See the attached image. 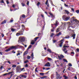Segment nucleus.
Returning <instances> with one entry per match:
<instances>
[{
	"label": "nucleus",
	"instance_id": "nucleus-29",
	"mask_svg": "<svg viewBox=\"0 0 79 79\" xmlns=\"http://www.w3.org/2000/svg\"><path fill=\"white\" fill-rule=\"evenodd\" d=\"M68 30L69 31H70V32H73L74 31V30H72L71 29L69 28H67Z\"/></svg>",
	"mask_w": 79,
	"mask_h": 79
},
{
	"label": "nucleus",
	"instance_id": "nucleus-9",
	"mask_svg": "<svg viewBox=\"0 0 79 79\" xmlns=\"http://www.w3.org/2000/svg\"><path fill=\"white\" fill-rule=\"evenodd\" d=\"M45 66L49 67L50 66V64L49 62H48L46 64H45L44 65Z\"/></svg>",
	"mask_w": 79,
	"mask_h": 79
},
{
	"label": "nucleus",
	"instance_id": "nucleus-55",
	"mask_svg": "<svg viewBox=\"0 0 79 79\" xmlns=\"http://www.w3.org/2000/svg\"><path fill=\"white\" fill-rule=\"evenodd\" d=\"M20 54H21L19 53H18L17 54L16 56H19Z\"/></svg>",
	"mask_w": 79,
	"mask_h": 79
},
{
	"label": "nucleus",
	"instance_id": "nucleus-51",
	"mask_svg": "<svg viewBox=\"0 0 79 79\" xmlns=\"http://www.w3.org/2000/svg\"><path fill=\"white\" fill-rule=\"evenodd\" d=\"M12 53H13L14 54H15L16 53L15 52H14V50L12 51Z\"/></svg>",
	"mask_w": 79,
	"mask_h": 79
},
{
	"label": "nucleus",
	"instance_id": "nucleus-44",
	"mask_svg": "<svg viewBox=\"0 0 79 79\" xmlns=\"http://www.w3.org/2000/svg\"><path fill=\"white\" fill-rule=\"evenodd\" d=\"M69 66L70 67H72V64H71V63H69Z\"/></svg>",
	"mask_w": 79,
	"mask_h": 79
},
{
	"label": "nucleus",
	"instance_id": "nucleus-27",
	"mask_svg": "<svg viewBox=\"0 0 79 79\" xmlns=\"http://www.w3.org/2000/svg\"><path fill=\"white\" fill-rule=\"evenodd\" d=\"M59 29H60L59 28H57V29H56V33H58V32H59L60 31Z\"/></svg>",
	"mask_w": 79,
	"mask_h": 79
},
{
	"label": "nucleus",
	"instance_id": "nucleus-50",
	"mask_svg": "<svg viewBox=\"0 0 79 79\" xmlns=\"http://www.w3.org/2000/svg\"><path fill=\"white\" fill-rule=\"evenodd\" d=\"M40 4V2H38L37 4V5L38 6H39V5Z\"/></svg>",
	"mask_w": 79,
	"mask_h": 79
},
{
	"label": "nucleus",
	"instance_id": "nucleus-13",
	"mask_svg": "<svg viewBox=\"0 0 79 79\" xmlns=\"http://www.w3.org/2000/svg\"><path fill=\"white\" fill-rule=\"evenodd\" d=\"M28 53V50H27V49L26 50V51L25 52H24V56L26 54H27Z\"/></svg>",
	"mask_w": 79,
	"mask_h": 79
},
{
	"label": "nucleus",
	"instance_id": "nucleus-11",
	"mask_svg": "<svg viewBox=\"0 0 79 79\" xmlns=\"http://www.w3.org/2000/svg\"><path fill=\"white\" fill-rule=\"evenodd\" d=\"M72 21L73 22H75L76 23H79V21H78L77 19H73Z\"/></svg>",
	"mask_w": 79,
	"mask_h": 79
},
{
	"label": "nucleus",
	"instance_id": "nucleus-23",
	"mask_svg": "<svg viewBox=\"0 0 79 79\" xmlns=\"http://www.w3.org/2000/svg\"><path fill=\"white\" fill-rule=\"evenodd\" d=\"M19 33H20V34H21V35H22L23 34V31H19Z\"/></svg>",
	"mask_w": 79,
	"mask_h": 79
},
{
	"label": "nucleus",
	"instance_id": "nucleus-49",
	"mask_svg": "<svg viewBox=\"0 0 79 79\" xmlns=\"http://www.w3.org/2000/svg\"><path fill=\"white\" fill-rule=\"evenodd\" d=\"M22 6L23 7H24L25 6V4L24 3H22Z\"/></svg>",
	"mask_w": 79,
	"mask_h": 79
},
{
	"label": "nucleus",
	"instance_id": "nucleus-8",
	"mask_svg": "<svg viewBox=\"0 0 79 79\" xmlns=\"http://www.w3.org/2000/svg\"><path fill=\"white\" fill-rule=\"evenodd\" d=\"M21 68H20V66H17L16 68V71L17 72H19Z\"/></svg>",
	"mask_w": 79,
	"mask_h": 79
},
{
	"label": "nucleus",
	"instance_id": "nucleus-28",
	"mask_svg": "<svg viewBox=\"0 0 79 79\" xmlns=\"http://www.w3.org/2000/svg\"><path fill=\"white\" fill-rule=\"evenodd\" d=\"M63 42H61L60 43V44L59 45V46L60 47H62V45L63 44Z\"/></svg>",
	"mask_w": 79,
	"mask_h": 79
},
{
	"label": "nucleus",
	"instance_id": "nucleus-54",
	"mask_svg": "<svg viewBox=\"0 0 79 79\" xmlns=\"http://www.w3.org/2000/svg\"><path fill=\"white\" fill-rule=\"evenodd\" d=\"M29 1H27V5L29 6Z\"/></svg>",
	"mask_w": 79,
	"mask_h": 79
},
{
	"label": "nucleus",
	"instance_id": "nucleus-40",
	"mask_svg": "<svg viewBox=\"0 0 79 79\" xmlns=\"http://www.w3.org/2000/svg\"><path fill=\"white\" fill-rule=\"evenodd\" d=\"M25 69V68H23L20 69V70L21 71H23Z\"/></svg>",
	"mask_w": 79,
	"mask_h": 79
},
{
	"label": "nucleus",
	"instance_id": "nucleus-46",
	"mask_svg": "<svg viewBox=\"0 0 79 79\" xmlns=\"http://www.w3.org/2000/svg\"><path fill=\"white\" fill-rule=\"evenodd\" d=\"M12 20H11L10 21V23H12L13 22V21H14V20H13V18H12Z\"/></svg>",
	"mask_w": 79,
	"mask_h": 79
},
{
	"label": "nucleus",
	"instance_id": "nucleus-16",
	"mask_svg": "<svg viewBox=\"0 0 79 79\" xmlns=\"http://www.w3.org/2000/svg\"><path fill=\"white\" fill-rule=\"evenodd\" d=\"M6 23V20H4V21H3V22H2L1 23V24H3L4 23Z\"/></svg>",
	"mask_w": 79,
	"mask_h": 79
},
{
	"label": "nucleus",
	"instance_id": "nucleus-36",
	"mask_svg": "<svg viewBox=\"0 0 79 79\" xmlns=\"http://www.w3.org/2000/svg\"><path fill=\"white\" fill-rule=\"evenodd\" d=\"M60 56L62 58H64V56L63 55H60Z\"/></svg>",
	"mask_w": 79,
	"mask_h": 79
},
{
	"label": "nucleus",
	"instance_id": "nucleus-47",
	"mask_svg": "<svg viewBox=\"0 0 79 79\" xmlns=\"http://www.w3.org/2000/svg\"><path fill=\"white\" fill-rule=\"evenodd\" d=\"M6 3H7V4H9V2L8 1V0L6 1Z\"/></svg>",
	"mask_w": 79,
	"mask_h": 79
},
{
	"label": "nucleus",
	"instance_id": "nucleus-4",
	"mask_svg": "<svg viewBox=\"0 0 79 79\" xmlns=\"http://www.w3.org/2000/svg\"><path fill=\"white\" fill-rule=\"evenodd\" d=\"M56 79H60L62 78V76H60V74H59L58 72H56Z\"/></svg>",
	"mask_w": 79,
	"mask_h": 79
},
{
	"label": "nucleus",
	"instance_id": "nucleus-53",
	"mask_svg": "<svg viewBox=\"0 0 79 79\" xmlns=\"http://www.w3.org/2000/svg\"><path fill=\"white\" fill-rule=\"evenodd\" d=\"M8 74V73H6V74H3V76H5L6 75H7Z\"/></svg>",
	"mask_w": 79,
	"mask_h": 79
},
{
	"label": "nucleus",
	"instance_id": "nucleus-21",
	"mask_svg": "<svg viewBox=\"0 0 79 79\" xmlns=\"http://www.w3.org/2000/svg\"><path fill=\"white\" fill-rule=\"evenodd\" d=\"M39 38V37H35V38H34V41H33L34 42H35L36 41H37V39H38Z\"/></svg>",
	"mask_w": 79,
	"mask_h": 79
},
{
	"label": "nucleus",
	"instance_id": "nucleus-61",
	"mask_svg": "<svg viewBox=\"0 0 79 79\" xmlns=\"http://www.w3.org/2000/svg\"><path fill=\"white\" fill-rule=\"evenodd\" d=\"M54 30L53 29H51V32H54Z\"/></svg>",
	"mask_w": 79,
	"mask_h": 79
},
{
	"label": "nucleus",
	"instance_id": "nucleus-43",
	"mask_svg": "<svg viewBox=\"0 0 79 79\" xmlns=\"http://www.w3.org/2000/svg\"><path fill=\"white\" fill-rule=\"evenodd\" d=\"M77 52H79V48H77L76 49Z\"/></svg>",
	"mask_w": 79,
	"mask_h": 79
},
{
	"label": "nucleus",
	"instance_id": "nucleus-63",
	"mask_svg": "<svg viewBox=\"0 0 79 79\" xmlns=\"http://www.w3.org/2000/svg\"><path fill=\"white\" fill-rule=\"evenodd\" d=\"M3 68V66H1V67H0V69H2V68Z\"/></svg>",
	"mask_w": 79,
	"mask_h": 79
},
{
	"label": "nucleus",
	"instance_id": "nucleus-64",
	"mask_svg": "<svg viewBox=\"0 0 79 79\" xmlns=\"http://www.w3.org/2000/svg\"><path fill=\"white\" fill-rule=\"evenodd\" d=\"M50 69V68H46V70H48Z\"/></svg>",
	"mask_w": 79,
	"mask_h": 79
},
{
	"label": "nucleus",
	"instance_id": "nucleus-32",
	"mask_svg": "<svg viewBox=\"0 0 79 79\" xmlns=\"http://www.w3.org/2000/svg\"><path fill=\"white\" fill-rule=\"evenodd\" d=\"M63 61L64 62H66L67 63L68 62V61H67L66 60L64 59H63Z\"/></svg>",
	"mask_w": 79,
	"mask_h": 79
},
{
	"label": "nucleus",
	"instance_id": "nucleus-62",
	"mask_svg": "<svg viewBox=\"0 0 79 79\" xmlns=\"http://www.w3.org/2000/svg\"><path fill=\"white\" fill-rule=\"evenodd\" d=\"M70 67H69L68 68V69H67V70H69V71H71V69H70Z\"/></svg>",
	"mask_w": 79,
	"mask_h": 79
},
{
	"label": "nucleus",
	"instance_id": "nucleus-34",
	"mask_svg": "<svg viewBox=\"0 0 79 79\" xmlns=\"http://www.w3.org/2000/svg\"><path fill=\"white\" fill-rule=\"evenodd\" d=\"M12 67L13 68H15L16 67V65H12Z\"/></svg>",
	"mask_w": 79,
	"mask_h": 79
},
{
	"label": "nucleus",
	"instance_id": "nucleus-52",
	"mask_svg": "<svg viewBox=\"0 0 79 79\" xmlns=\"http://www.w3.org/2000/svg\"><path fill=\"white\" fill-rule=\"evenodd\" d=\"M13 73V72H9V73H8V75H9V74H12Z\"/></svg>",
	"mask_w": 79,
	"mask_h": 79
},
{
	"label": "nucleus",
	"instance_id": "nucleus-24",
	"mask_svg": "<svg viewBox=\"0 0 79 79\" xmlns=\"http://www.w3.org/2000/svg\"><path fill=\"white\" fill-rule=\"evenodd\" d=\"M64 11L65 12V13H66V14H67L68 15L70 13L67 10H64Z\"/></svg>",
	"mask_w": 79,
	"mask_h": 79
},
{
	"label": "nucleus",
	"instance_id": "nucleus-5",
	"mask_svg": "<svg viewBox=\"0 0 79 79\" xmlns=\"http://www.w3.org/2000/svg\"><path fill=\"white\" fill-rule=\"evenodd\" d=\"M65 17V15H64L63 16V19L64 21H67L70 19V17L69 16V17Z\"/></svg>",
	"mask_w": 79,
	"mask_h": 79
},
{
	"label": "nucleus",
	"instance_id": "nucleus-35",
	"mask_svg": "<svg viewBox=\"0 0 79 79\" xmlns=\"http://www.w3.org/2000/svg\"><path fill=\"white\" fill-rule=\"evenodd\" d=\"M40 75H41L42 76H43L44 75V73H40Z\"/></svg>",
	"mask_w": 79,
	"mask_h": 79
},
{
	"label": "nucleus",
	"instance_id": "nucleus-58",
	"mask_svg": "<svg viewBox=\"0 0 79 79\" xmlns=\"http://www.w3.org/2000/svg\"><path fill=\"white\" fill-rule=\"evenodd\" d=\"M37 68H35V72H38V71L37 70Z\"/></svg>",
	"mask_w": 79,
	"mask_h": 79
},
{
	"label": "nucleus",
	"instance_id": "nucleus-12",
	"mask_svg": "<svg viewBox=\"0 0 79 79\" xmlns=\"http://www.w3.org/2000/svg\"><path fill=\"white\" fill-rule=\"evenodd\" d=\"M48 52H49L50 53H52V52L51 50L49 48H48L47 50Z\"/></svg>",
	"mask_w": 79,
	"mask_h": 79
},
{
	"label": "nucleus",
	"instance_id": "nucleus-31",
	"mask_svg": "<svg viewBox=\"0 0 79 79\" xmlns=\"http://www.w3.org/2000/svg\"><path fill=\"white\" fill-rule=\"evenodd\" d=\"M0 2L1 3H4V0H2L0 1Z\"/></svg>",
	"mask_w": 79,
	"mask_h": 79
},
{
	"label": "nucleus",
	"instance_id": "nucleus-56",
	"mask_svg": "<svg viewBox=\"0 0 79 79\" xmlns=\"http://www.w3.org/2000/svg\"><path fill=\"white\" fill-rule=\"evenodd\" d=\"M22 27L23 28H25V25H22Z\"/></svg>",
	"mask_w": 79,
	"mask_h": 79
},
{
	"label": "nucleus",
	"instance_id": "nucleus-45",
	"mask_svg": "<svg viewBox=\"0 0 79 79\" xmlns=\"http://www.w3.org/2000/svg\"><path fill=\"white\" fill-rule=\"evenodd\" d=\"M54 35V34L53 33H52L50 37H52Z\"/></svg>",
	"mask_w": 79,
	"mask_h": 79
},
{
	"label": "nucleus",
	"instance_id": "nucleus-42",
	"mask_svg": "<svg viewBox=\"0 0 79 79\" xmlns=\"http://www.w3.org/2000/svg\"><path fill=\"white\" fill-rule=\"evenodd\" d=\"M58 58L59 59H61V58L62 57L60 56H58Z\"/></svg>",
	"mask_w": 79,
	"mask_h": 79
},
{
	"label": "nucleus",
	"instance_id": "nucleus-14",
	"mask_svg": "<svg viewBox=\"0 0 79 79\" xmlns=\"http://www.w3.org/2000/svg\"><path fill=\"white\" fill-rule=\"evenodd\" d=\"M16 29H14V28H11V31H12V32H15L16 31Z\"/></svg>",
	"mask_w": 79,
	"mask_h": 79
},
{
	"label": "nucleus",
	"instance_id": "nucleus-30",
	"mask_svg": "<svg viewBox=\"0 0 79 79\" xmlns=\"http://www.w3.org/2000/svg\"><path fill=\"white\" fill-rule=\"evenodd\" d=\"M20 35H21V34L19 33H17L16 34V36H19Z\"/></svg>",
	"mask_w": 79,
	"mask_h": 79
},
{
	"label": "nucleus",
	"instance_id": "nucleus-6",
	"mask_svg": "<svg viewBox=\"0 0 79 79\" xmlns=\"http://www.w3.org/2000/svg\"><path fill=\"white\" fill-rule=\"evenodd\" d=\"M58 24H59V22L57 21L56 20V23L54 24H52V27H53V26L55 25L56 27L58 26Z\"/></svg>",
	"mask_w": 79,
	"mask_h": 79
},
{
	"label": "nucleus",
	"instance_id": "nucleus-17",
	"mask_svg": "<svg viewBox=\"0 0 79 79\" xmlns=\"http://www.w3.org/2000/svg\"><path fill=\"white\" fill-rule=\"evenodd\" d=\"M72 37H73V39H74L76 37V34H73L72 35Z\"/></svg>",
	"mask_w": 79,
	"mask_h": 79
},
{
	"label": "nucleus",
	"instance_id": "nucleus-41",
	"mask_svg": "<svg viewBox=\"0 0 79 79\" xmlns=\"http://www.w3.org/2000/svg\"><path fill=\"white\" fill-rule=\"evenodd\" d=\"M48 0H47L46 2H45V4H46V5H47L48 3Z\"/></svg>",
	"mask_w": 79,
	"mask_h": 79
},
{
	"label": "nucleus",
	"instance_id": "nucleus-33",
	"mask_svg": "<svg viewBox=\"0 0 79 79\" xmlns=\"http://www.w3.org/2000/svg\"><path fill=\"white\" fill-rule=\"evenodd\" d=\"M27 59L29 60V59H30L31 56H27Z\"/></svg>",
	"mask_w": 79,
	"mask_h": 79
},
{
	"label": "nucleus",
	"instance_id": "nucleus-39",
	"mask_svg": "<svg viewBox=\"0 0 79 79\" xmlns=\"http://www.w3.org/2000/svg\"><path fill=\"white\" fill-rule=\"evenodd\" d=\"M35 44V42L34 41H32L31 42V44L32 45H34Z\"/></svg>",
	"mask_w": 79,
	"mask_h": 79
},
{
	"label": "nucleus",
	"instance_id": "nucleus-18",
	"mask_svg": "<svg viewBox=\"0 0 79 79\" xmlns=\"http://www.w3.org/2000/svg\"><path fill=\"white\" fill-rule=\"evenodd\" d=\"M31 58L32 60L34 59V53H32V54L31 55Z\"/></svg>",
	"mask_w": 79,
	"mask_h": 79
},
{
	"label": "nucleus",
	"instance_id": "nucleus-26",
	"mask_svg": "<svg viewBox=\"0 0 79 79\" xmlns=\"http://www.w3.org/2000/svg\"><path fill=\"white\" fill-rule=\"evenodd\" d=\"M47 77V76H44L43 77H40V78H41V79H43L44 78H46Z\"/></svg>",
	"mask_w": 79,
	"mask_h": 79
},
{
	"label": "nucleus",
	"instance_id": "nucleus-60",
	"mask_svg": "<svg viewBox=\"0 0 79 79\" xmlns=\"http://www.w3.org/2000/svg\"><path fill=\"white\" fill-rule=\"evenodd\" d=\"M76 12L77 13H79V10H76Z\"/></svg>",
	"mask_w": 79,
	"mask_h": 79
},
{
	"label": "nucleus",
	"instance_id": "nucleus-22",
	"mask_svg": "<svg viewBox=\"0 0 79 79\" xmlns=\"http://www.w3.org/2000/svg\"><path fill=\"white\" fill-rule=\"evenodd\" d=\"M10 50H11L10 49L8 48V49H6V50H5V52H7L10 51Z\"/></svg>",
	"mask_w": 79,
	"mask_h": 79
},
{
	"label": "nucleus",
	"instance_id": "nucleus-19",
	"mask_svg": "<svg viewBox=\"0 0 79 79\" xmlns=\"http://www.w3.org/2000/svg\"><path fill=\"white\" fill-rule=\"evenodd\" d=\"M70 38V37L69 35H67L65 36V37L63 38V39H69Z\"/></svg>",
	"mask_w": 79,
	"mask_h": 79
},
{
	"label": "nucleus",
	"instance_id": "nucleus-3",
	"mask_svg": "<svg viewBox=\"0 0 79 79\" xmlns=\"http://www.w3.org/2000/svg\"><path fill=\"white\" fill-rule=\"evenodd\" d=\"M19 46V45H17L15 46H11L9 48L11 50H13L14 49L16 50L18 48Z\"/></svg>",
	"mask_w": 79,
	"mask_h": 79
},
{
	"label": "nucleus",
	"instance_id": "nucleus-37",
	"mask_svg": "<svg viewBox=\"0 0 79 79\" xmlns=\"http://www.w3.org/2000/svg\"><path fill=\"white\" fill-rule=\"evenodd\" d=\"M64 77L65 79H67L68 78V77H67V76H66L65 75L64 76Z\"/></svg>",
	"mask_w": 79,
	"mask_h": 79
},
{
	"label": "nucleus",
	"instance_id": "nucleus-15",
	"mask_svg": "<svg viewBox=\"0 0 79 79\" xmlns=\"http://www.w3.org/2000/svg\"><path fill=\"white\" fill-rule=\"evenodd\" d=\"M72 26V24H71V23H70L67 29L69 28L70 27Z\"/></svg>",
	"mask_w": 79,
	"mask_h": 79
},
{
	"label": "nucleus",
	"instance_id": "nucleus-20",
	"mask_svg": "<svg viewBox=\"0 0 79 79\" xmlns=\"http://www.w3.org/2000/svg\"><path fill=\"white\" fill-rule=\"evenodd\" d=\"M61 34H62L61 32H60L58 34H56V36H59V35H61Z\"/></svg>",
	"mask_w": 79,
	"mask_h": 79
},
{
	"label": "nucleus",
	"instance_id": "nucleus-59",
	"mask_svg": "<svg viewBox=\"0 0 79 79\" xmlns=\"http://www.w3.org/2000/svg\"><path fill=\"white\" fill-rule=\"evenodd\" d=\"M41 16L42 18H44V16L43 14H41Z\"/></svg>",
	"mask_w": 79,
	"mask_h": 79
},
{
	"label": "nucleus",
	"instance_id": "nucleus-38",
	"mask_svg": "<svg viewBox=\"0 0 79 79\" xmlns=\"http://www.w3.org/2000/svg\"><path fill=\"white\" fill-rule=\"evenodd\" d=\"M29 62V60H26L25 61H24V63H26Z\"/></svg>",
	"mask_w": 79,
	"mask_h": 79
},
{
	"label": "nucleus",
	"instance_id": "nucleus-25",
	"mask_svg": "<svg viewBox=\"0 0 79 79\" xmlns=\"http://www.w3.org/2000/svg\"><path fill=\"white\" fill-rule=\"evenodd\" d=\"M32 47V45H30L29 46H28V48H27V50H29V49H30Z\"/></svg>",
	"mask_w": 79,
	"mask_h": 79
},
{
	"label": "nucleus",
	"instance_id": "nucleus-7",
	"mask_svg": "<svg viewBox=\"0 0 79 79\" xmlns=\"http://www.w3.org/2000/svg\"><path fill=\"white\" fill-rule=\"evenodd\" d=\"M49 14L51 16L52 19H55V15H54L52 14L51 12L49 13Z\"/></svg>",
	"mask_w": 79,
	"mask_h": 79
},
{
	"label": "nucleus",
	"instance_id": "nucleus-2",
	"mask_svg": "<svg viewBox=\"0 0 79 79\" xmlns=\"http://www.w3.org/2000/svg\"><path fill=\"white\" fill-rule=\"evenodd\" d=\"M69 46H65V45H64L63 46V51L64 52V53L65 54H67V53L68 50H67L66 48H69Z\"/></svg>",
	"mask_w": 79,
	"mask_h": 79
},
{
	"label": "nucleus",
	"instance_id": "nucleus-10",
	"mask_svg": "<svg viewBox=\"0 0 79 79\" xmlns=\"http://www.w3.org/2000/svg\"><path fill=\"white\" fill-rule=\"evenodd\" d=\"M25 15H22V17H20V20H22V18H25Z\"/></svg>",
	"mask_w": 79,
	"mask_h": 79
},
{
	"label": "nucleus",
	"instance_id": "nucleus-48",
	"mask_svg": "<svg viewBox=\"0 0 79 79\" xmlns=\"http://www.w3.org/2000/svg\"><path fill=\"white\" fill-rule=\"evenodd\" d=\"M64 5L65 7H68V5H66L65 4H64Z\"/></svg>",
	"mask_w": 79,
	"mask_h": 79
},
{
	"label": "nucleus",
	"instance_id": "nucleus-57",
	"mask_svg": "<svg viewBox=\"0 0 79 79\" xmlns=\"http://www.w3.org/2000/svg\"><path fill=\"white\" fill-rule=\"evenodd\" d=\"M28 65L27 64H26L25 66V67H26V68L28 67Z\"/></svg>",
	"mask_w": 79,
	"mask_h": 79
},
{
	"label": "nucleus",
	"instance_id": "nucleus-1",
	"mask_svg": "<svg viewBox=\"0 0 79 79\" xmlns=\"http://www.w3.org/2000/svg\"><path fill=\"white\" fill-rule=\"evenodd\" d=\"M25 40V38L24 37L21 36L20 37H19V40L18 41V42L19 43H20V42H24Z\"/></svg>",
	"mask_w": 79,
	"mask_h": 79
}]
</instances>
